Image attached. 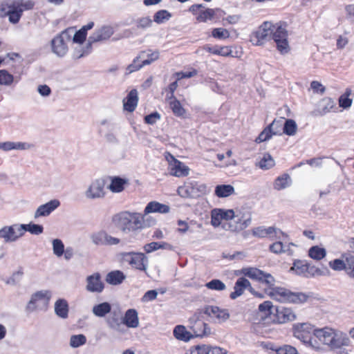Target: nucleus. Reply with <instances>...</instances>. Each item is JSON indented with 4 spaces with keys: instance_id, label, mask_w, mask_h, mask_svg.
Returning <instances> with one entry per match:
<instances>
[{
    "instance_id": "obj_1",
    "label": "nucleus",
    "mask_w": 354,
    "mask_h": 354,
    "mask_svg": "<svg viewBox=\"0 0 354 354\" xmlns=\"http://www.w3.org/2000/svg\"><path fill=\"white\" fill-rule=\"evenodd\" d=\"M293 336L306 345L319 348L317 339L337 354H350L351 350L346 347L351 344V339L345 333L332 328L315 329L308 322L297 323L292 326Z\"/></svg>"
},
{
    "instance_id": "obj_2",
    "label": "nucleus",
    "mask_w": 354,
    "mask_h": 354,
    "mask_svg": "<svg viewBox=\"0 0 354 354\" xmlns=\"http://www.w3.org/2000/svg\"><path fill=\"white\" fill-rule=\"evenodd\" d=\"M241 272L252 279L268 285L270 287V291L268 292V295L279 302L301 304L307 301L310 297L308 294L292 292L285 288H272L274 285V278L270 273L265 272L257 268H243Z\"/></svg>"
},
{
    "instance_id": "obj_3",
    "label": "nucleus",
    "mask_w": 354,
    "mask_h": 354,
    "mask_svg": "<svg viewBox=\"0 0 354 354\" xmlns=\"http://www.w3.org/2000/svg\"><path fill=\"white\" fill-rule=\"evenodd\" d=\"M112 221L124 233L134 232L145 226L144 216L137 212H122L114 215Z\"/></svg>"
},
{
    "instance_id": "obj_4",
    "label": "nucleus",
    "mask_w": 354,
    "mask_h": 354,
    "mask_svg": "<svg viewBox=\"0 0 354 354\" xmlns=\"http://www.w3.org/2000/svg\"><path fill=\"white\" fill-rule=\"evenodd\" d=\"M4 6L8 9L6 15L8 16L9 21L16 24L19 21L24 11L34 8L35 2L32 0H7Z\"/></svg>"
},
{
    "instance_id": "obj_5",
    "label": "nucleus",
    "mask_w": 354,
    "mask_h": 354,
    "mask_svg": "<svg viewBox=\"0 0 354 354\" xmlns=\"http://www.w3.org/2000/svg\"><path fill=\"white\" fill-rule=\"evenodd\" d=\"M73 28H67L51 40V48L58 57H64L68 52V43L71 41Z\"/></svg>"
},
{
    "instance_id": "obj_6",
    "label": "nucleus",
    "mask_w": 354,
    "mask_h": 354,
    "mask_svg": "<svg viewBox=\"0 0 354 354\" xmlns=\"http://www.w3.org/2000/svg\"><path fill=\"white\" fill-rule=\"evenodd\" d=\"M207 186L195 180H188L183 186L178 188V194L185 198H198L206 194Z\"/></svg>"
},
{
    "instance_id": "obj_7",
    "label": "nucleus",
    "mask_w": 354,
    "mask_h": 354,
    "mask_svg": "<svg viewBox=\"0 0 354 354\" xmlns=\"http://www.w3.org/2000/svg\"><path fill=\"white\" fill-rule=\"evenodd\" d=\"M203 314L201 310H198L189 319V327L193 332L194 337H203L211 334V328L208 324L201 320Z\"/></svg>"
},
{
    "instance_id": "obj_8",
    "label": "nucleus",
    "mask_w": 354,
    "mask_h": 354,
    "mask_svg": "<svg viewBox=\"0 0 354 354\" xmlns=\"http://www.w3.org/2000/svg\"><path fill=\"white\" fill-rule=\"evenodd\" d=\"M122 259L123 261L128 263L133 268L141 270L147 271L148 258L142 252H122L121 253Z\"/></svg>"
},
{
    "instance_id": "obj_9",
    "label": "nucleus",
    "mask_w": 354,
    "mask_h": 354,
    "mask_svg": "<svg viewBox=\"0 0 354 354\" xmlns=\"http://www.w3.org/2000/svg\"><path fill=\"white\" fill-rule=\"evenodd\" d=\"M50 297L51 293L48 290H39L35 292L27 304L26 310L28 313H32L39 308L40 304L46 306H48Z\"/></svg>"
},
{
    "instance_id": "obj_10",
    "label": "nucleus",
    "mask_w": 354,
    "mask_h": 354,
    "mask_svg": "<svg viewBox=\"0 0 354 354\" xmlns=\"http://www.w3.org/2000/svg\"><path fill=\"white\" fill-rule=\"evenodd\" d=\"M272 27L273 24L271 22H263L252 35L251 41L254 45L261 46L263 44L265 41L270 40Z\"/></svg>"
},
{
    "instance_id": "obj_11",
    "label": "nucleus",
    "mask_w": 354,
    "mask_h": 354,
    "mask_svg": "<svg viewBox=\"0 0 354 354\" xmlns=\"http://www.w3.org/2000/svg\"><path fill=\"white\" fill-rule=\"evenodd\" d=\"M104 186L105 182L103 179H96L92 181L85 191L84 195L86 198L90 200L104 198L106 194Z\"/></svg>"
},
{
    "instance_id": "obj_12",
    "label": "nucleus",
    "mask_w": 354,
    "mask_h": 354,
    "mask_svg": "<svg viewBox=\"0 0 354 354\" xmlns=\"http://www.w3.org/2000/svg\"><path fill=\"white\" fill-rule=\"evenodd\" d=\"M92 243L97 246L115 245L120 243V239L109 235L105 230L95 232L91 235Z\"/></svg>"
},
{
    "instance_id": "obj_13",
    "label": "nucleus",
    "mask_w": 354,
    "mask_h": 354,
    "mask_svg": "<svg viewBox=\"0 0 354 354\" xmlns=\"http://www.w3.org/2000/svg\"><path fill=\"white\" fill-rule=\"evenodd\" d=\"M21 236L18 223L6 225L0 229V240H3L6 243L15 242Z\"/></svg>"
},
{
    "instance_id": "obj_14",
    "label": "nucleus",
    "mask_w": 354,
    "mask_h": 354,
    "mask_svg": "<svg viewBox=\"0 0 354 354\" xmlns=\"http://www.w3.org/2000/svg\"><path fill=\"white\" fill-rule=\"evenodd\" d=\"M113 31L110 26H103L96 30L89 37L87 42L88 50L86 53H89L91 50L92 44L98 41L107 40L113 35Z\"/></svg>"
},
{
    "instance_id": "obj_15",
    "label": "nucleus",
    "mask_w": 354,
    "mask_h": 354,
    "mask_svg": "<svg viewBox=\"0 0 354 354\" xmlns=\"http://www.w3.org/2000/svg\"><path fill=\"white\" fill-rule=\"evenodd\" d=\"M292 270H294L296 274L299 275H304L308 277V275H320L322 272L319 269L315 268L314 266H311L306 261L296 260L293 263V266L291 268Z\"/></svg>"
},
{
    "instance_id": "obj_16",
    "label": "nucleus",
    "mask_w": 354,
    "mask_h": 354,
    "mask_svg": "<svg viewBox=\"0 0 354 354\" xmlns=\"http://www.w3.org/2000/svg\"><path fill=\"white\" fill-rule=\"evenodd\" d=\"M252 234L259 238L269 236L271 240L280 239L281 235L285 236V234L280 230L274 227H265L260 226L252 230Z\"/></svg>"
},
{
    "instance_id": "obj_17",
    "label": "nucleus",
    "mask_w": 354,
    "mask_h": 354,
    "mask_svg": "<svg viewBox=\"0 0 354 354\" xmlns=\"http://www.w3.org/2000/svg\"><path fill=\"white\" fill-rule=\"evenodd\" d=\"M201 310L203 314L216 318L218 323L225 322L230 318L228 310L221 308L218 306H205Z\"/></svg>"
},
{
    "instance_id": "obj_18",
    "label": "nucleus",
    "mask_w": 354,
    "mask_h": 354,
    "mask_svg": "<svg viewBox=\"0 0 354 354\" xmlns=\"http://www.w3.org/2000/svg\"><path fill=\"white\" fill-rule=\"evenodd\" d=\"M297 316L291 308L277 307L273 322L277 324H285L295 320Z\"/></svg>"
},
{
    "instance_id": "obj_19",
    "label": "nucleus",
    "mask_w": 354,
    "mask_h": 354,
    "mask_svg": "<svg viewBox=\"0 0 354 354\" xmlns=\"http://www.w3.org/2000/svg\"><path fill=\"white\" fill-rule=\"evenodd\" d=\"M106 323L108 327L118 332H122V315L120 310H111L106 318Z\"/></svg>"
},
{
    "instance_id": "obj_20",
    "label": "nucleus",
    "mask_w": 354,
    "mask_h": 354,
    "mask_svg": "<svg viewBox=\"0 0 354 354\" xmlns=\"http://www.w3.org/2000/svg\"><path fill=\"white\" fill-rule=\"evenodd\" d=\"M87 291L91 292H101L104 290V286L101 281V276L98 272L94 273L86 278Z\"/></svg>"
},
{
    "instance_id": "obj_21",
    "label": "nucleus",
    "mask_w": 354,
    "mask_h": 354,
    "mask_svg": "<svg viewBox=\"0 0 354 354\" xmlns=\"http://www.w3.org/2000/svg\"><path fill=\"white\" fill-rule=\"evenodd\" d=\"M173 162L169 165V174L177 177L187 176L189 169L184 163L171 156Z\"/></svg>"
},
{
    "instance_id": "obj_22",
    "label": "nucleus",
    "mask_w": 354,
    "mask_h": 354,
    "mask_svg": "<svg viewBox=\"0 0 354 354\" xmlns=\"http://www.w3.org/2000/svg\"><path fill=\"white\" fill-rule=\"evenodd\" d=\"M60 205V202L57 199H53L49 202L38 207L35 212V218L40 216H47Z\"/></svg>"
},
{
    "instance_id": "obj_23",
    "label": "nucleus",
    "mask_w": 354,
    "mask_h": 354,
    "mask_svg": "<svg viewBox=\"0 0 354 354\" xmlns=\"http://www.w3.org/2000/svg\"><path fill=\"white\" fill-rule=\"evenodd\" d=\"M122 324L128 328H137L139 326L138 314L136 309H128L122 316Z\"/></svg>"
},
{
    "instance_id": "obj_24",
    "label": "nucleus",
    "mask_w": 354,
    "mask_h": 354,
    "mask_svg": "<svg viewBox=\"0 0 354 354\" xmlns=\"http://www.w3.org/2000/svg\"><path fill=\"white\" fill-rule=\"evenodd\" d=\"M138 102V91L136 89H132L127 97L123 100L124 109L129 112H133L137 106Z\"/></svg>"
},
{
    "instance_id": "obj_25",
    "label": "nucleus",
    "mask_w": 354,
    "mask_h": 354,
    "mask_svg": "<svg viewBox=\"0 0 354 354\" xmlns=\"http://www.w3.org/2000/svg\"><path fill=\"white\" fill-rule=\"evenodd\" d=\"M139 58H141L143 64L149 65L153 62L158 60L160 57V52L158 50H152L151 48L142 50L139 53Z\"/></svg>"
},
{
    "instance_id": "obj_26",
    "label": "nucleus",
    "mask_w": 354,
    "mask_h": 354,
    "mask_svg": "<svg viewBox=\"0 0 354 354\" xmlns=\"http://www.w3.org/2000/svg\"><path fill=\"white\" fill-rule=\"evenodd\" d=\"M170 210L169 206L162 204L157 201H151L147 204L145 207L144 212L145 214L147 215L149 213H161L166 214L168 213Z\"/></svg>"
},
{
    "instance_id": "obj_27",
    "label": "nucleus",
    "mask_w": 354,
    "mask_h": 354,
    "mask_svg": "<svg viewBox=\"0 0 354 354\" xmlns=\"http://www.w3.org/2000/svg\"><path fill=\"white\" fill-rule=\"evenodd\" d=\"M68 304L66 299H59L55 303V313L62 319H66L68 316Z\"/></svg>"
},
{
    "instance_id": "obj_28",
    "label": "nucleus",
    "mask_w": 354,
    "mask_h": 354,
    "mask_svg": "<svg viewBox=\"0 0 354 354\" xmlns=\"http://www.w3.org/2000/svg\"><path fill=\"white\" fill-rule=\"evenodd\" d=\"M20 235L23 236L25 232H29L32 234L39 235L43 233L44 227L41 225L30 223L29 224H19Z\"/></svg>"
},
{
    "instance_id": "obj_29",
    "label": "nucleus",
    "mask_w": 354,
    "mask_h": 354,
    "mask_svg": "<svg viewBox=\"0 0 354 354\" xmlns=\"http://www.w3.org/2000/svg\"><path fill=\"white\" fill-rule=\"evenodd\" d=\"M174 336L178 340L183 342H188L194 335L189 331L187 330L185 327L183 325H178L175 326L173 330Z\"/></svg>"
},
{
    "instance_id": "obj_30",
    "label": "nucleus",
    "mask_w": 354,
    "mask_h": 354,
    "mask_svg": "<svg viewBox=\"0 0 354 354\" xmlns=\"http://www.w3.org/2000/svg\"><path fill=\"white\" fill-rule=\"evenodd\" d=\"M111 311V305L109 302H102L94 305L92 313L97 317H104Z\"/></svg>"
},
{
    "instance_id": "obj_31",
    "label": "nucleus",
    "mask_w": 354,
    "mask_h": 354,
    "mask_svg": "<svg viewBox=\"0 0 354 354\" xmlns=\"http://www.w3.org/2000/svg\"><path fill=\"white\" fill-rule=\"evenodd\" d=\"M30 145L26 142H0V149L8 151L12 149L25 150L30 148Z\"/></svg>"
},
{
    "instance_id": "obj_32",
    "label": "nucleus",
    "mask_w": 354,
    "mask_h": 354,
    "mask_svg": "<svg viewBox=\"0 0 354 354\" xmlns=\"http://www.w3.org/2000/svg\"><path fill=\"white\" fill-rule=\"evenodd\" d=\"M126 276L120 270L111 271L106 275V281L111 285H119L125 279Z\"/></svg>"
},
{
    "instance_id": "obj_33",
    "label": "nucleus",
    "mask_w": 354,
    "mask_h": 354,
    "mask_svg": "<svg viewBox=\"0 0 354 354\" xmlns=\"http://www.w3.org/2000/svg\"><path fill=\"white\" fill-rule=\"evenodd\" d=\"M143 249L146 253H151L159 249L171 250L172 246L166 242H151L143 246Z\"/></svg>"
},
{
    "instance_id": "obj_34",
    "label": "nucleus",
    "mask_w": 354,
    "mask_h": 354,
    "mask_svg": "<svg viewBox=\"0 0 354 354\" xmlns=\"http://www.w3.org/2000/svg\"><path fill=\"white\" fill-rule=\"evenodd\" d=\"M290 176L288 174H283L276 178L274 183V188L277 190H281L290 186Z\"/></svg>"
},
{
    "instance_id": "obj_35",
    "label": "nucleus",
    "mask_w": 354,
    "mask_h": 354,
    "mask_svg": "<svg viewBox=\"0 0 354 354\" xmlns=\"http://www.w3.org/2000/svg\"><path fill=\"white\" fill-rule=\"evenodd\" d=\"M234 192V188L231 185H220L215 187V194L219 198L230 196Z\"/></svg>"
},
{
    "instance_id": "obj_36",
    "label": "nucleus",
    "mask_w": 354,
    "mask_h": 354,
    "mask_svg": "<svg viewBox=\"0 0 354 354\" xmlns=\"http://www.w3.org/2000/svg\"><path fill=\"white\" fill-rule=\"evenodd\" d=\"M334 100L330 97L324 98L319 104V115H323L330 111L335 106Z\"/></svg>"
},
{
    "instance_id": "obj_37",
    "label": "nucleus",
    "mask_w": 354,
    "mask_h": 354,
    "mask_svg": "<svg viewBox=\"0 0 354 354\" xmlns=\"http://www.w3.org/2000/svg\"><path fill=\"white\" fill-rule=\"evenodd\" d=\"M286 37H288V32L286 28L278 24H273L271 39L275 41Z\"/></svg>"
},
{
    "instance_id": "obj_38",
    "label": "nucleus",
    "mask_w": 354,
    "mask_h": 354,
    "mask_svg": "<svg viewBox=\"0 0 354 354\" xmlns=\"http://www.w3.org/2000/svg\"><path fill=\"white\" fill-rule=\"evenodd\" d=\"M126 183L127 180L125 179L120 177H114L111 180L109 188L112 192L118 193L124 189V185Z\"/></svg>"
},
{
    "instance_id": "obj_39",
    "label": "nucleus",
    "mask_w": 354,
    "mask_h": 354,
    "mask_svg": "<svg viewBox=\"0 0 354 354\" xmlns=\"http://www.w3.org/2000/svg\"><path fill=\"white\" fill-rule=\"evenodd\" d=\"M257 165L261 169L268 170L275 165V162L270 154L265 153Z\"/></svg>"
},
{
    "instance_id": "obj_40",
    "label": "nucleus",
    "mask_w": 354,
    "mask_h": 354,
    "mask_svg": "<svg viewBox=\"0 0 354 354\" xmlns=\"http://www.w3.org/2000/svg\"><path fill=\"white\" fill-rule=\"evenodd\" d=\"M308 255L315 260H321L326 255V251L324 248L318 245L311 247L308 250Z\"/></svg>"
},
{
    "instance_id": "obj_41",
    "label": "nucleus",
    "mask_w": 354,
    "mask_h": 354,
    "mask_svg": "<svg viewBox=\"0 0 354 354\" xmlns=\"http://www.w3.org/2000/svg\"><path fill=\"white\" fill-rule=\"evenodd\" d=\"M297 129V125L295 120L288 119L283 124V133L288 136H294Z\"/></svg>"
},
{
    "instance_id": "obj_42",
    "label": "nucleus",
    "mask_w": 354,
    "mask_h": 354,
    "mask_svg": "<svg viewBox=\"0 0 354 354\" xmlns=\"http://www.w3.org/2000/svg\"><path fill=\"white\" fill-rule=\"evenodd\" d=\"M205 50L212 54L218 55L223 57H227L232 54V50L227 46H223L219 48L205 46Z\"/></svg>"
},
{
    "instance_id": "obj_43",
    "label": "nucleus",
    "mask_w": 354,
    "mask_h": 354,
    "mask_svg": "<svg viewBox=\"0 0 354 354\" xmlns=\"http://www.w3.org/2000/svg\"><path fill=\"white\" fill-rule=\"evenodd\" d=\"M145 64H143V62L141 59V58H139V54L133 59L131 64H129L127 68V74H130L131 73H133L135 71H139L140 68H142Z\"/></svg>"
},
{
    "instance_id": "obj_44",
    "label": "nucleus",
    "mask_w": 354,
    "mask_h": 354,
    "mask_svg": "<svg viewBox=\"0 0 354 354\" xmlns=\"http://www.w3.org/2000/svg\"><path fill=\"white\" fill-rule=\"evenodd\" d=\"M169 107L173 113L178 117H184L185 109L183 107L179 100H174L169 102Z\"/></svg>"
},
{
    "instance_id": "obj_45",
    "label": "nucleus",
    "mask_w": 354,
    "mask_h": 354,
    "mask_svg": "<svg viewBox=\"0 0 354 354\" xmlns=\"http://www.w3.org/2000/svg\"><path fill=\"white\" fill-rule=\"evenodd\" d=\"M351 90L350 88H346L345 93L342 95L339 98V104L340 107L343 109H348L352 104V100L349 98V96L351 95Z\"/></svg>"
},
{
    "instance_id": "obj_46",
    "label": "nucleus",
    "mask_w": 354,
    "mask_h": 354,
    "mask_svg": "<svg viewBox=\"0 0 354 354\" xmlns=\"http://www.w3.org/2000/svg\"><path fill=\"white\" fill-rule=\"evenodd\" d=\"M171 17V14L166 10H160L156 12L153 16V21L157 24H162Z\"/></svg>"
},
{
    "instance_id": "obj_47",
    "label": "nucleus",
    "mask_w": 354,
    "mask_h": 354,
    "mask_svg": "<svg viewBox=\"0 0 354 354\" xmlns=\"http://www.w3.org/2000/svg\"><path fill=\"white\" fill-rule=\"evenodd\" d=\"M86 342V337L83 334L73 335L70 338V346L72 348H78Z\"/></svg>"
},
{
    "instance_id": "obj_48",
    "label": "nucleus",
    "mask_w": 354,
    "mask_h": 354,
    "mask_svg": "<svg viewBox=\"0 0 354 354\" xmlns=\"http://www.w3.org/2000/svg\"><path fill=\"white\" fill-rule=\"evenodd\" d=\"M277 307L272 305L270 301H266L259 306V310L261 313H264L266 315H274L275 309Z\"/></svg>"
},
{
    "instance_id": "obj_49",
    "label": "nucleus",
    "mask_w": 354,
    "mask_h": 354,
    "mask_svg": "<svg viewBox=\"0 0 354 354\" xmlns=\"http://www.w3.org/2000/svg\"><path fill=\"white\" fill-rule=\"evenodd\" d=\"M346 273L354 279V256L351 254H346Z\"/></svg>"
},
{
    "instance_id": "obj_50",
    "label": "nucleus",
    "mask_w": 354,
    "mask_h": 354,
    "mask_svg": "<svg viewBox=\"0 0 354 354\" xmlns=\"http://www.w3.org/2000/svg\"><path fill=\"white\" fill-rule=\"evenodd\" d=\"M222 215V218L224 220H234V223H239L241 221V216L235 214L232 209L224 210L218 209Z\"/></svg>"
},
{
    "instance_id": "obj_51",
    "label": "nucleus",
    "mask_w": 354,
    "mask_h": 354,
    "mask_svg": "<svg viewBox=\"0 0 354 354\" xmlns=\"http://www.w3.org/2000/svg\"><path fill=\"white\" fill-rule=\"evenodd\" d=\"M330 267L334 270L346 271V254L342 255V259H336L329 262Z\"/></svg>"
},
{
    "instance_id": "obj_52",
    "label": "nucleus",
    "mask_w": 354,
    "mask_h": 354,
    "mask_svg": "<svg viewBox=\"0 0 354 354\" xmlns=\"http://www.w3.org/2000/svg\"><path fill=\"white\" fill-rule=\"evenodd\" d=\"M248 287L251 288L250 282L247 279L241 277L236 280L234 289L243 294L244 290Z\"/></svg>"
},
{
    "instance_id": "obj_53",
    "label": "nucleus",
    "mask_w": 354,
    "mask_h": 354,
    "mask_svg": "<svg viewBox=\"0 0 354 354\" xmlns=\"http://www.w3.org/2000/svg\"><path fill=\"white\" fill-rule=\"evenodd\" d=\"M14 81V77L6 70H0V85L10 86Z\"/></svg>"
},
{
    "instance_id": "obj_54",
    "label": "nucleus",
    "mask_w": 354,
    "mask_h": 354,
    "mask_svg": "<svg viewBox=\"0 0 354 354\" xmlns=\"http://www.w3.org/2000/svg\"><path fill=\"white\" fill-rule=\"evenodd\" d=\"M205 286L209 290H223L226 288L225 284L219 279H212L205 284Z\"/></svg>"
},
{
    "instance_id": "obj_55",
    "label": "nucleus",
    "mask_w": 354,
    "mask_h": 354,
    "mask_svg": "<svg viewBox=\"0 0 354 354\" xmlns=\"http://www.w3.org/2000/svg\"><path fill=\"white\" fill-rule=\"evenodd\" d=\"M274 124H270L268 127H266L259 135V136L255 139V142L257 143H261L262 142L268 140L272 136L270 134V129L273 127Z\"/></svg>"
},
{
    "instance_id": "obj_56",
    "label": "nucleus",
    "mask_w": 354,
    "mask_h": 354,
    "mask_svg": "<svg viewBox=\"0 0 354 354\" xmlns=\"http://www.w3.org/2000/svg\"><path fill=\"white\" fill-rule=\"evenodd\" d=\"M215 10L211 8H207L205 10H202L197 16L196 19L198 21L203 22L206 21L207 19H212L215 15Z\"/></svg>"
},
{
    "instance_id": "obj_57",
    "label": "nucleus",
    "mask_w": 354,
    "mask_h": 354,
    "mask_svg": "<svg viewBox=\"0 0 354 354\" xmlns=\"http://www.w3.org/2000/svg\"><path fill=\"white\" fill-rule=\"evenodd\" d=\"M53 253L57 257H61L64 254V245L62 240L56 239L53 241Z\"/></svg>"
},
{
    "instance_id": "obj_58",
    "label": "nucleus",
    "mask_w": 354,
    "mask_h": 354,
    "mask_svg": "<svg viewBox=\"0 0 354 354\" xmlns=\"http://www.w3.org/2000/svg\"><path fill=\"white\" fill-rule=\"evenodd\" d=\"M136 27L138 29H145L149 28L152 25V20L149 17H140L135 21Z\"/></svg>"
},
{
    "instance_id": "obj_59",
    "label": "nucleus",
    "mask_w": 354,
    "mask_h": 354,
    "mask_svg": "<svg viewBox=\"0 0 354 354\" xmlns=\"http://www.w3.org/2000/svg\"><path fill=\"white\" fill-rule=\"evenodd\" d=\"M212 35L216 39H227L230 37V32L227 29L217 28L212 30Z\"/></svg>"
},
{
    "instance_id": "obj_60",
    "label": "nucleus",
    "mask_w": 354,
    "mask_h": 354,
    "mask_svg": "<svg viewBox=\"0 0 354 354\" xmlns=\"http://www.w3.org/2000/svg\"><path fill=\"white\" fill-rule=\"evenodd\" d=\"M275 43L277 44V50L281 54L287 53L289 51L290 48L288 41V37L279 40L278 39L277 41H275Z\"/></svg>"
},
{
    "instance_id": "obj_61",
    "label": "nucleus",
    "mask_w": 354,
    "mask_h": 354,
    "mask_svg": "<svg viewBox=\"0 0 354 354\" xmlns=\"http://www.w3.org/2000/svg\"><path fill=\"white\" fill-rule=\"evenodd\" d=\"M222 218V215L219 212L218 209H214L212 211L211 215V224L214 227H218L221 225Z\"/></svg>"
},
{
    "instance_id": "obj_62",
    "label": "nucleus",
    "mask_w": 354,
    "mask_h": 354,
    "mask_svg": "<svg viewBox=\"0 0 354 354\" xmlns=\"http://www.w3.org/2000/svg\"><path fill=\"white\" fill-rule=\"evenodd\" d=\"M269 250L271 252L274 254L284 253L286 251V246H284L283 243L280 241L271 244L269 247Z\"/></svg>"
},
{
    "instance_id": "obj_63",
    "label": "nucleus",
    "mask_w": 354,
    "mask_h": 354,
    "mask_svg": "<svg viewBox=\"0 0 354 354\" xmlns=\"http://www.w3.org/2000/svg\"><path fill=\"white\" fill-rule=\"evenodd\" d=\"M277 354H299L297 350L290 345H284L276 350Z\"/></svg>"
},
{
    "instance_id": "obj_64",
    "label": "nucleus",
    "mask_w": 354,
    "mask_h": 354,
    "mask_svg": "<svg viewBox=\"0 0 354 354\" xmlns=\"http://www.w3.org/2000/svg\"><path fill=\"white\" fill-rule=\"evenodd\" d=\"M209 346L197 345L190 349V354H209Z\"/></svg>"
}]
</instances>
